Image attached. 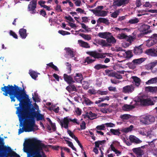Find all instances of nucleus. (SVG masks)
I'll list each match as a JSON object with an SVG mask.
<instances>
[{"label": "nucleus", "instance_id": "1", "mask_svg": "<svg viewBox=\"0 0 157 157\" xmlns=\"http://www.w3.org/2000/svg\"><path fill=\"white\" fill-rule=\"evenodd\" d=\"M21 89V88L14 84L13 86L8 85L7 86H4L1 87V90L2 91L4 92L3 93L4 95L6 96L8 94L9 95L11 102L15 101V98L19 101L18 104H15L14 105L17 106L19 105L18 107H20L21 112L23 111L25 112V117L27 119L25 123L29 128V129L26 131H34V127L35 125V118H36L37 121H42L44 120V116L42 114L36 113L34 108L30 109L31 111L33 112L29 114L28 115V109L31 104V101L29 98L28 95L24 91V90Z\"/></svg>", "mask_w": 157, "mask_h": 157}, {"label": "nucleus", "instance_id": "2", "mask_svg": "<svg viewBox=\"0 0 157 157\" xmlns=\"http://www.w3.org/2000/svg\"><path fill=\"white\" fill-rule=\"evenodd\" d=\"M26 145L27 146H29L30 147V152L33 155V152L36 149H38V145H40L41 150H40V154L42 157H47L44 152L43 151V149L46 148L47 146L41 143V141L36 139L29 140L26 142Z\"/></svg>", "mask_w": 157, "mask_h": 157}, {"label": "nucleus", "instance_id": "3", "mask_svg": "<svg viewBox=\"0 0 157 157\" xmlns=\"http://www.w3.org/2000/svg\"><path fill=\"white\" fill-rule=\"evenodd\" d=\"M20 107H17L16 108L17 110L16 111V114H17V116L19 118V120L20 122V126L23 127L22 128H20L18 132V134H19L25 131V132H30V131H26L29 129V128L28 125L25 124V122L27 121V119L25 117V113L24 111L23 112H21L20 110Z\"/></svg>", "mask_w": 157, "mask_h": 157}, {"label": "nucleus", "instance_id": "4", "mask_svg": "<svg viewBox=\"0 0 157 157\" xmlns=\"http://www.w3.org/2000/svg\"><path fill=\"white\" fill-rule=\"evenodd\" d=\"M155 119L152 115H148L143 116L140 118V121L142 123L145 125H148L153 123L155 121Z\"/></svg>", "mask_w": 157, "mask_h": 157}, {"label": "nucleus", "instance_id": "5", "mask_svg": "<svg viewBox=\"0 0 157 157\" xmlns=\"http://www.w3.org/2000/svg\"><path fill=\"white\" fill-rule=\"evenodd\" d=\"M157 43V34L155 33L149 37L146 41V46L150 47Z\"/></svg>", "mask_w": 157, "mask_h": 157}, {"label": "nucleus", "instance_id": "6", "mask_svg": "<svg viewBox=\"0 0 157 157\" xmlns=\"http://www.w3.org/2000/svg\"><path fill=\"white\" fill-rule=\"evenodd\" d=\"M37 0H32L29 2L28 6V10L33 14H35L37 12L36 10V7Z\"/></svg>", "mask_w": 157, "mask_h": 157}, {"label": "nucleus", "instance_id": "7", "mask_svg": "<svg viewBox=\"0 0 157 157\" xmlns=\"http://www.w3.org/2000/svg\"><path fill=\"white\" fill-rule=\"evenodd\" d=\"M86 53L95 59H102L106 57L104 53H99L96 51L88 52Z\"/></svg>", "mask_w": 157, "mask_h": 157}, {"label": "nucleus", "instance_id": "8", "mask_svg": "<svg viewBox=\"0 0 157 157\" xmlns=\"http://www.w3.org/2000/svg\"><path fill=\"white\" fill-rule=\"evenodd\" d=\"M134 89V86L133 84H131L124 86L123 88L122 91L125 94H130L132 93Z\"/></svg>", "mask_w": 157, "mask_h": 157}, {"label": "nucleus", "instance_id": "9", "mask_svg": "<svg viewBox=\"0 0 157 157\" xmlns=\"http://www.w3.org/2000/svg\"><path fill=\"white\" fill-rule=\"evenodd\" d=\"M129 1V0H114L113 3V6L116 7L124 6L127 4Z\"/></svg>", "mask_w": 157, "mask_h": 157}, {"label": "nucleus", "instance_id": "10", "mask_svg": "<svg viewBox=\"0 0 157 157\" xmlns=\"http://www.w3.org/2000/svg\"><path fill=\"white\" fill-rule=\"evenodd\" d=\"M73 75L72 74L70 75H68L66 74L63 75V78L68 84H70L71 83H73L75 82V81L73 78Z\"/></svg>", "mask_w": 157, "mask_h": 157}, {"label": "nucleus", "instance_id": "11", "mask_svg": "<svg viewBox=\"0 0 157 157\" xmlns=\"http://www.w3.org/2000/svg\"><path fill=\"white\" fill-rule=\"evenodd\" d=\"M70 118L68 117H64L63 120H61L60 121V124L62 128L64 127L66 129H68V125L70 122L69 121Z\"/></svg>", "mask_w": 157, "mask_h": 157}, {"label": "nucleus", "instance_id": "12", "mask_svg": "<svg viewBox=\"0 0 157 157\" xmlns=\"http://www.w3.org/2000/svg\"><path fill=\"white\" fill-rule=\"evenodd\" d=\"M94 14L98 16L105 17L107 15L108 12L105 10H95L94 9L90 10Z\"/></svg>", "mask_w": 157, "mask_h": 157}, {"label": "nucleus", "instance_id": "13", "mask_svg": "<svg viewBox=\"0 0 157 157\" xmlns=\"http://www.w3.org/2000/svg\"><path fill=\"white\" fill-rule=\"evenodd\" d=\"M145 54L152 57L157 56V48H151L146 50Z\"/></svg>", "mask_w": 157, "mask_h": 157}, {"label": "nucleus", "instance_id": "14", "mask_svg": "<svg viewBox=\"0 0 157 157\" xmlns=\"http://www.w3.org/2000/svg\"><path fill=\"white\" fill-rule=\"evenodd\" d=\"M140 101L141 104L144 105H153V102L150 98L140 99Z\"/></svg>", "mask_w": 157, "mask_h": 157}, {"label": "nucleus", "instance_id": "15", "mask_svg": "<svg viewBox=\"0 0 157 157\" xmlns=\"http://www.w3.org/2000/svg\"><path fill=\"white\" fill-rule=\"evenodd\" d=\"M150 26L147 25H142L141 28L142 29V33L138 35V36H141L147 34L148 33V30L150 29Z\"/></svg>", "mask_w": 157, "mask_h": 157}, {"label": "nucleus", "instance_id": "16", "mask_svg": "<svg viewBox=\"0 0 157 157\" xmlns=\"http://www.w3.org/2000/svg\"><path fill=\"white\" fill-rule=\"evenodd\" d=\"M142 47V45H140L134 48L133 52L135 55H139L143 52V50Z\"/></svg>", "mask_w": 157, "mask_h": 157}, {"label": "nucleus", "instance_id": "17", "mask_svg": "<svg viewBox=\"0 0 157 157\" xmlns=\"http://www.w3.org/2000/svg\"><path fill=\"white\" fill-rule=\"evenodd\" d=\"M74 80L78 83L81 82L83 79L82 75L80 73H76L75 75L73 76Z\"/></svg>", "mask_w": 157, "mask_h": 157}, {"label": "nucleus", "instance_id": "18", "mask_svg": "<svg viewBox=\"0 0 157 157\" xmlns=\"http://www.w3.org/2000/svg\"><path fill=\"white\" fill-rule=\"evenodd\" d=\"M106 41L107 43H109L110 44H114L116 42V40L112 36L111 33V35H109L107 38Z\"/></svg>", "mask_w": 157, "mask_h": 157}, {"label": "nucleus", "instance_id": "19", "mask_svg": "<svg viewBox=\"0 0 157 157\" xmlns=\"http://www.w3.org/2000/svg\"><path fill=\"white\" fill-rule=\"evenodd\" d=\"M106 41L103 39H101L98 41V43L100 45H101L102 47H111L112 44L109 43H107Z\"/></svg>", "mask_w": 157, "mask_h": 157}, {"label": "nucleus", "instance_id": "20", "mask_svg": "<svg viewBox=\"0 0 157 157\" xmlns=\"http://www.w3.org/2000/svg\"><path fill=\"white\" fill-rule=\"evenodd\" d=\"M133 152L139 156H142L144 154L143 151L140 147L134 148L132 149Z\"/></svg>", "mask_w": 157, "mask_h": 157}, {"label": "nucleus", "instance_id": "21", "mask_svg": "<svg viewBox=\"0 0 157 157\" xmlns=\"http://www.w3.org/2000/svg\"><path fill=\"white\" fill-rule=\"evenodd\" d=\"M19 34L22 39H25L27 36L26 30L23 28L21 29L19 31Z\"/></svg>", "mask_w": 157, "mask_h": 157}, {"label": "nucleus", "instance_id": "22", "mask_svg": "<svg viewBox=\"0 0 157 157\" xmlns=\"http://www.w3.org/2000/svg\"><path fill=\"white\" fill-rule=\"evenodd\" d=\"M78 43L80 46L82 47L86 48H89L90 46L89 44L87 42L82 41V40H78Z\"/></svg>", "mask_w": 157, "mask_h": 157}, {"label": "nucleus", "instance_id": "23", "mask_svg": "<svg viewBox=\"0 0 157 157\" xmlns=\"http://www.w3.org/2000/svg\"><path fill=\"white\" fill-rule=\"evenodd\" d=\"M64 50L66 51L67 54L69 55L71 58L74 57L75 56L74 52L70 48H66Z\"/></svg>", "mask_w": 157, "mask_h": 157}, {"label": "nucleus", "instance_id": "24", "mask_svg": "<svg viewBox=\"0 0 157 157\" xmlns=\"http://www.w3.org/2000/svg\"><path fill=\"white\" fill-rule=\"evenodd\" d=\"M129 140L131 142H134L137 144H139L142 142L138 138L133 136L131 135L129 137Z\"/></svg>", "mask_w": 157, "mask_h": 157}, {"label": "nucleus", "instance_id": "25", "mask_svg": "<svg viewBox=\"0 0 157 157\" xmlns=\"http://www.w3.org/2000/svg\"><path fill=\"white\" fill-rule=\"evenodd\" d=\"M109 35H111V33L108 32L99 33L98 34V36L99 37L106 39Z\"/></svg>", "mask_w": 157, "mask_h": 157}, {"label": "nucleus", "instance_id": "26", "mask_svg": "<svg viewBox=\"0 0 157 157\" xmlns=\"http://www.w3.org/2000/svg\"><path fill=\"white\" fill-rule=\"evenodd\" d=\"M134 108L135 106L133 105L125 104L122 107V109L124 111H128L134 109Z\"/></svg>", "mask_w": 157, "mask_h": 157}, {"label": "nucleus", "instance_id": "27", "mask_svg": "<svg viewBox=\"0 0 157 157\" xmlns=\"http://www.w3.org/2000/svg\"><path fill=\"white\" fill-rule=\"evenodd\" d=\"M20 157V156L12 150L5 157Z\"/></svg>", "mask_w": 157, "mask_h": 157}, {"label": "nucleus", "instance_id": "28", "mask_svg": "<svg viewBox=\"0 0 157 157\" xmlns=\"http://www.w3.org/2000/svg\"><path fill=\"white\" fill-rule=\"evenodd\" d=\"M40 146L38 145V149H36L33 152V156L34 157H42L41 154H40V150H41L40 147Z\"/></svg>", "mask_w": 157, "mask_h": 157}, {"label": "nucleus", "instance_id": "29", "mask_svg": "<svg viewBox=\"0 0 157 157\" xmlns=\"http://www.w3.org/2000/svg\"><path fill=\"white\" fill-rule=\"evenodd\" d=\"M108 66L104 65H102L101 64H98L96 65L94 67V68L97 70H98L102 69H106L108 68Z\"/></svg>", "mask_w": 157, "mask_h": 157}, {"label": "nucleus", "instance_id": "30", "mask_svg": "<svg viewBox=\"0 0 157 157\" xmlns=\"http://www.w3.org/2000/svg\"><path fill=\"white\" fill-rule=\"evenodd\" d=\"M110 131L112 134L118 136H119L121 134V132H120V130L119 129H114L112 128L110 129Z\"/></svg>", "mask_w": 157, "mask_h": 157}, {"label": "nucleus", "instance_id": "31", "mask_svg": "<svg viewBox=\"0 0 157 157\" xmlns=\"http://www.w3.org/2000/svg\"><path fill=\"white\" fill-rule=\"evenodd\" d=\"M132 78L133 80L135 86L138 87L140 84L141 80L140 78L136 76H133L132 77Z\"/></svg>", "mask_w": 157, "mask_h": 157}, {"label": "nucleus", "instance_id": "32", "mask_svg": "<svg viewBox=\"0 0 157 157\" xmlns=\"http://www.w3.org/2000/svg\"><path fill=\"white\" fill-rule=\"evenodd\" d=\"M146 90L151 92H157V86H147L145 88Z\"/></svg>", "mask_w": 157, "mask_h": 157}, {"label": "nucleus", "instance_id": "33", "mask_svg": "<svg viewBox=\"0 0 157 157\" xmlns=\"http://www.w3.org/2000/svg\"><path fill=\"white\" fill-rule=\"evenodd\" d=\"M97 22L98 23L99 22L100 23H103L107 25H109V20L106 18H99Z\"/></svg>", "mask_w": 157, "mask_h": 157}, {"label": "nucleus", "instance_id": "34", "mask_svg": "<svg viewBox=\"0 0 157 157\" xmlns=\"http://www.w3.org/2000/svg\"><path fill=\"white\" fill-rule=\"evenodd\" d=\"M145 60L144 58H140L134 59L132 61V62L134 64H140L144 61Z\"/></svg>", "mask_w": 157, "mask_h": 157}, {"label": "nucleus", "instance_id": "35", "mask_svg": "<svg viewBox=\"0 0 157 157\" xmlns=\"http://www.w3.org/2000/svg\"><path fill=\"white\" fill-rule=\"evenodd\" d=\"M157 82V77L151 78L148 80L146 82V84L147 85H150L152 84L156 83Z\"/></svg>", "mask_w": 157, "mask_h": 157}, {"label": "nucleus", "instance_id": "36", "mask_svg": "<svg viewBox=\"0 0 157 157\" xmlns=\"http://www.w3.org/2000/svg\"><path fill=\"white\" fill-rule=\"evenodd\" d=\"M84 101L86 105L89 106L94 104V102L91 101L90 99L86 97L84 98Z\"/></svg>", "mask_w": 157, "mask_h": 157}, {"label": "nucleus", "instance_id": "37", "mask_svg": "<svg viewBox=\"0 0 157 157\" xmlns=\"http://www.w3.org/2000/svg\"><path fill=\"white\" fill-rule=\"evenodd\" d=\"M112 77H115L118 79H121L122 78L121 75L115 71H113Z\"/></svg>", "mask_w": 157, "mask_h": 157}, {"label": "nucleus", "instance_id": "38", "mask_svg": "<svg viewBox=\"0 0 157 157\" xmlns=\"http://www.w3.org/2000/svg\"><path fill=\"white\" fill-rule=\"evenodd\" d=\"M65 141L66 142V143L68 144V146L71 147L73 150L77 151L76 148L74 147L73 144L71 142L67 140H65Z\"/></svg>", "mask_w": 157, "mask_h": 157}, {"label": "nucleus", "instance_id": "39", "mask_svg": "<svg viewBox=\"0 0 157 157\" xmlns=\"http://www.w3.org/2000/svg\"><path fill=\"white\" fill-rule=\"evenodd\" d=\"M79 35L85 40H90L91 38L90 35L85 34L83 33H80Z\"/></svg>", "mask_w": 157, "mask_h": 157}, {"label": "nucleus", "instance_id": "40", "mask_svg": "<svg viewBox=\"0 0 157 157\" xmlns=\"http://www.w3.org/2000/svg\"><path fill=\"white\" fill-rule=\"evenodd\" d=\"M29 74L31 77L34 79H36L38 76L37 74L34 71H30Z\"/></svg>", "mask_w": 157, "mask_h": 157}, {"label": "nucleus", "instance_id": "41", "mask_svg": "<svg viewBox=\"0 0 157 157\" xmlns=\"http://www.w3.org/2000/svg\"><path fill=\"white\" fill-rule=\"evenodd\" d=\"M88 113L89 116V119L90 120H93L97 116V114H96L93 113L91 111H90Z\"/></svg>", "mask_w": 157, "mask_h": 157}, {"label": "nucleus", "instance_id": "42", "mask_svg": "<svg viewBox=\"0 0 157 157\" xmlns=\"http://www.w3.org/2000/svg\"><path fill=\"white\" fill-rule=\"evenodd\" d=\"M120 12L119 10H117L111 14V17L113 18H116L119 15Z\"/></svg>", "mask_w": 157, "mask_h": 157}, {"label": "nucleus", "instance_id": "43", "mask_svg": "<svg viewBox=\"0 0 157 157\" xmlns=\"http://www.w3.org/2000/svg\"><path fill=\"white\" fill-rule=\"evenodd\" d=\"M95 61V59H90V57H87L85 60L84 63H87V64L91 63L94 62Z\"/></svg>", "mask_w": 157, "mask_h": 157}, {"label": "nucleus", "instance_id": "44", "mask_svg": "<svg viewBox=\"0 0 157 157\" xmlns=\"http://www.w3.org/2000/svg\"><path fill=\"white\" fill-rule=\"evenodd\" d=\"M139 20L138 18L135 17L134 19H131L128 21V23L131 24H134L138 23Z\"/></svg>", "mask_w": 157, "mask_h": 157}, {"label": "nucleus", "instance_id": "45", "mask_svg": "<svg viewBox=\"0 0 157 157\" xmlns=\"http://www.w3.org/2000/svg\"><path fill=\"white\" fill-rule=\"evenodd\" d=\"M133 128V126L132 125H131L129 127L124 128L123 131L125 133L129 132L131 131Z\"/></svg>", "mask_w": 157, "mask_h": 157}, {"label": "nucleus", "instance_id": "46", "mask_svg": "<svg viewBox=\"0 0 157 157\" xmlns=\"http://www.w3.org/2000/svg\"><path fill=\"white\" fill-rule=\"evenodd\" d=\"M134 39V38L133 37H132L131 36H126L125 38V40H126L129 42L131 44L132 42L133 41Z\"/></svg>", "mask_w": 157, "mask_h": 157}, {"label": "nucleus", "instance_id": "47", "mask_svg": "<svg viewBox=\"0 0 157 157\" xmlns=\"http://www.w3.org/2000/svg\"><path fill=\"white\" fill-rule=\"evenodd\" d=\"M105 72L107 75L110 77H112L113 71L109 69H106L105 70Z\"/></svg>", "mask_w": 157, "mask_h": 157}, {"label": "nucleus", "instance_id": "48", "mask_svg": "<svg viewBox=\"0 0 157 157\" xmlns=\"http://www.w3.org/2000/svg\"><path fill=\"white\" fill-rule=\"evenodd\" d=\"M80 25H82V27L85 29L87 32L90 31V28H88V26H86L84 23H80Z\"/></svg>", "mask_w": 157, "mask_h": 157}, {"label": "nucleus", "instance_id": "49", "mask_svg": "<svg viewBox=\"0 0 157 157\" xmlns=\"http://www.w3.org/2000/svg\"><path fill=\"white\" fill-rule=\"evenodd\" d=\"M126 36L127 35L124 33L118 34V35L117 36V38L120 40L123 39H125Z\"/></svg>", "mask_w": 157, "mask_h": 157}, {"label": "nucleus", "instance_id": "50", "mask_svg": "<svg viewBox=\"0 0 157 157\" xmlns=\"http://www.w3.org/2000/svg\"><path fill=\"white\" fill-rule=\"evenodd\" d=\"M130 116L129 115L127 114H124L123 115H121L120 117L121 119H123V120H128Z\"/></svg>", "mask_w": 157, "mask_h": 157}, {"label": "nucleus", "instance_id": "51", "mask_svg": "<svg viewBox=\"0 0 157 157\" xmlns=\"http://www.w3.org/2000/svg\"><path fill=\"white\" fill-rule=\"evenodd\" d=\"M126 55V57L130 58L133 56L132 52L130 51H128L125 52Z\"/></svg>", "mask_w": 157, "mask_h": 157}, {"label": "nucleus", "instance_id": "52", "mask_svg": "<svg viewBox=\"0 0 157 157\" xmlns=\"http://www.w3.org/2000/svg\"><path fill=\"white\" fill-rule=\"evenodd\" d=\"M10 35L15 39H17L18 36L17 34L13 31L10 30Z\"/></svg>", "mask_w": 157, "mask_h": 157}, {"label": "nucleus", "instance_id": "53", "mask_svg": "<svg viewBox=\"0 0 157 157\" xmlns=\"http://www.w3.org/2000/svg\"><path fill=\"white\" fill-rule=\"evenodd\" d=\"M75 112L78 116L81 115L82 113L81 109L79 108H77L75 109Z\"/></svg>", "mask_w": 157, "mask_h": 157}, {"label": "nucleus", "instance_id": "54", "mask_svg": "<svg viewBox=\"0 0 157 157\" xmlns=\"http://www.w3.org/2000/svg\"><path fill=\"white\" fill-rule=\"evenodd\" d=\"M105 126L104 124L101 125L97 126L96 128L98 130H104L105 128Z\"/></svg>", "mask_w": 157, "mask_h": 157}, {"label": "nucleus", "instance_id": "55", "mask_svg": "<svg viewBox=\"0 0 157 157\" xmlns=\"http://www.w3.org/2000/svg\"><path fill=\"white\" fill-rule=\"evenodd\" d=\"M70 85L71 86V89L72 91H74L76 92L77 91V89L76 87L74 84H73V83H71Z\"/></svg>", "mask_w": 157, "mask_h": 157}, {"label": "nucleus", "instance_id": "56", "mask_svg": "<svg viewBox=\"0 0 157 157\" xmlns=\"http://www.w3.org/2000/svg\"><path fill=\"white\" fill-rule=\"evenodd\" d=\"M107 127H113L115 126V124L112 123H107L105 124Z\"/></svg>", "mask_w": 157, "mask_h": 157}, {"label": "nucleus", "instance_id": "57", "mask_svg": "<svg viewBox=\"0 0 157 157\" xmlns=\"http://www.w3.org/2000/svg\"><path fill=\"white\" fill-rule=\"evenodd\" d=\"M97 93L101 95H103L107 94H108V92L105 91L98 90L97 91Z\"/></svg>", "mask_w": 157, "mask_h": 157}, {"label": "nucleus", "instance_id": "58", "mask_svg": "<svg viewBox=\"0 0 157 157\" xmlns=\"http://www.w3.org/2000/svg\"><path fill=\"white\" fill-rule=\"evenodd\" d=\"M66 66L68 67V70L69 71H68V73L70 74L71 72V64L69 63L68 62H67L66 63Z\"/></svg>", "mask_w": 157, "mask_h": 157}, {"label": "nucleus", "instance_id": "59", "mask_svg": "<svg viewBox=\"0 0 157 157\" xmlns=\"http://www.w3.org/2000/svg\"><path fill=\"white\" fill-rule=\"evenodd\" d=\"M80 128L81 130H84L86 128L85 122L83 121L80 125Z\"/></svg>", "mask_w": 157, "mask_h": 157}, {"label": "nucleus", "instance_id": "60", "mask_svg": "<svg viewBox=\"0 0 157 157\" xmlns=\"http://www.w3.org/2000/svg\"><path fill=\"white\" fill-rule=\"evenodd\" d=\"M144 7L151 8L152 6V5L149 3V2H145V4L143 5Z\"/></svg>", "mask_w": 157, "mask_h": 157}, {"label": "nucleus", "instance_id": "61", "mask_svg": "<svg viewBox=\"0 0 157 157\" xmlns=\"http://www.w3.org/2000/svg\"><path fill=\"white\" fill-rule=\"evenodd\" d=\"M67 132L69 135L72 138L75 136L72 132L68 129L67 130Z\"/></svg>", "mask_w": 157, "mask_h": 157}, {"label": "nucleus", "instance_id": "62", "mask_svg": "<svg viewBox=\"0 0 157 157\" xmlns=\"http://www.w3.org/2000/svg\"><path fill=\"white\" fill-rule=\"evenodd\" d=\"M152 69L156 65H157V60H155L154 62L150 63Z\"/></svg>", "mask_w": 157, "mask_h": 157}, {"label": "nucleus", "instance_id": "63", "mask_svg": "<svg viewBox=\"0 0 157 157\" xmlns=\"http://www.w3.org/2000/svg\"><path fill=\"white\" fill-rule=\"evenodd\" d=\"M65 18L71 22H74V20L73 19V18L70 16H65Z\"/></svg>", "mask_w": 157, "mask_h": 157}, {"label": "nucleus", "instance_id": "64", "mask_svg": "<svg viewBox=\"0 0 157 157\" xmlns=\"http://www.w3.org/2000/svg\"><path fill=\"white\" fill-rule=\"evenodd\" d=\"M75 4L76 6H81V2L80 0H77L75 2Z\"/></svg>", "mask_w": 157, "mask_h": 157}]
</instances>
